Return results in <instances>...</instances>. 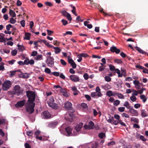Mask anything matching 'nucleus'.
<instances>
[{
    "label": "nucleus",
    "mask_w": 148,
    "mask_h": 148,
    "mask_svg": "<svg viewBox=\"0 0 148 148\" xmlns=\"http://www.w3.org/2000/svg\"><path fill=\"white\" fill-rule=\"evenodd\" d=\"M26 93L28 100L27 102L25 103V108L27 112L29 114H32L34 111V108L35 103L34 102L36 98V94L34 92L30 90L27 91Z\"/></svg>",
    "instance_id": "nucleus-1"
},
{
    "label": "nucleus",
    "mask_w": 148,
    "mask_h": 148,
    "mask_svg": "<svg viewBox=\"0 0 148 148\" xmlns=\"http://www.w3.org/2000/svg\"><path fill=\"white\" fill-rule=\"evenodd\" d=\"M13 91L11 92V94L14 95H16L18 96L22 93L23 91L21 89L20 86L18 85H16L13 87Z\"/></svg>",
    "instance_id": "nucleus-2"
},
{
    "label": "nucleus",
    "mask_w": 148,
    "mask_h": 148,
    "mask_svg": "<svg viewBox=\"0 0 148 148\" xmlns=\"http://www.w3.org/2000/svg\"><path fill=\"white\" fill-rule=\"evenodd\" d=\"M12 85V83L10 81H5L2 85V88L4 90H7L11 87Z\"/></svg>",
    "instance_id": "nucleus-3"
},
{
    "label": "nucleus",
    "mask_w": 148,
    "mask_h": 148,
    "mask_svg": "<svg viewBox=\"0 0 148 148\" xmlns=\"http://www.w3.org/2000/svg\"><path fill=\"white\" fill-rule=\"evenodd\" d=\"M54 58L52 57L47 56L46 62L47 66L50 67H52L54 65Z\"/></svg>",
    "instance_id": "nucleus-4"
},
{
    "label": "nucleus",
    "mask_w": 148,
    "mask_h": 148,
    "mask_svg": "<svg viewBox=\"0 0 148 148\" xmlns=\"http://www.w3.org/2000/svg\"><path fill=\"white\" fill-rule=\"evenodd\" d=\"M62 15L65 17H66L67 19L69 21L72 20V18L70 14L65 10L61 11Z\"/></svg>",
    "instance_id": "nucleus-5"
},
{
    "label": "nucleus",
    "mask_w": 148,
    "mask_h": 148,
    "mask_svg": "<svg viewBox=\"0 0 148 148\" xmlns=\"http://www.w3.org/2000/svg\"><path fill=\"white\" fill-rule=\"evenodd\" d=\"M43 118L44 119H47L51 117V115L48 111H45L42 113Z\"/></svg>",
    "instance_id": "nucleus-6"
},
{
    "label": "nucleus",
    "mask_w": 148,
    "mask_h": 148,
    "mask_svg": "<svg viewBox=\"0 0 148 148\" xmlns=\"http://www.w3.org/2000/svg\"><path fill=\"white\" fill-rule=\"evenodd\" d=\"M25 100L23 99L22 100L18 102L15 104L16 107H22L25 104Z\"/></svg>",
    "instance_id": "nucleus-7"
},
{
    "label": "nucleus",
    "mask_w": 148,
    "mask_h": 148,
    "mask_svg": "<svg viewBox=\"0 0 148 148\" xmlns=\"http://www.w3.org/2000/svg\"><path fill=\"white\" fill-rule=\"evenodd\" d=\"M64 107L67 110H71L72 108V104L70 102L67 101L64 103Z\"/></svg>",
    "instance_id": "nucleus-8"
},
{
    "label": "nucleus",
    "mask_w": 148,
    "mask_h": 148,
    "mask_svg": "<svg viewBox=\"0 0 148 148\" xmlns=\"http://www.w3.org/2000/svg\"><path fill=\"white\" fill-rule=\"evenodd\" d=\"M69 78L71 81L74 82H79V77L74 75H71L69 77Z\"/></svg>",
    "instance_id": "nucleus-9"
},
{
    "label": "nucleus",
    "mask_w": 148,
    "mask_h": 148,
    "mask_svg": "<svg viewBox=\"0 0 148 148\" xmlns=\"http://www.w3.org/2000/svg\"><path fill=\"white\" fill-rule=\"evenodd\" d=\"M110 51L113 53L115 52L116 54H118L120 52V50L119 49L114 46H113L110 48Z\"/></svg>",
    "instance_id": "nucleus-10"
},
{
    "label": "nucleus",
    "mask_w": 148,
    "mask_h": 148,
    "mask_svg": "<svg viewBox=\"0 0 148 148\" xmlns=\"http://www.w3.org/2000/svg\"><path fill=\"white\" fill-rule=\"evenodd\" d=\"M94 123L93 122L90 121L87 125H84V127L86 129H92L94 126Z\"/></svg>",
    "instance_id": "nucleus-11"
},
{
    "label": "nucleus",
    "mask_w": 148,
    "mask_h": 148,
    "mask_svg": "<svg viewBox=\"0 0 148 148\" xmlns=\"http://www.w3.org/2000/svg\"><path fill=\"white\" fill-rule=\"evenodd\" d=\"M49 106L52 108L57 109L58 108V106L56 103L53 102H47Z\"/></svg>",
    "instance_id": "nucleus-12"
},
{
    "label": "nucleus",
    "mask_w": 148,
    "mask_h": 148,
    "mask_svg": "<svg viewBox=\"0 0 148 148\" xmlns=\"http://www.w3.org/2000/svg\"><path fill=\"white\" fill-rule=\"evenodd\" d=\"M83 124L82 123H80L77 125L75 127V129L78 132L80 130L83 126Z\"/></svg>",
    "instance_id": "nucleus-13"
},
{
    "label": "nucleus",
    "mask_w": 148,
    "mask_h": 148,
    "mask_svg": "<svg viewBox=\"0 0 148 148\" xmlns=\"http://www.w3.org/2000/svg\"><path fill=\"white\" fill-rule=\"evenodd\" d=\"M68 114L69 116L72 118L73 116V112H72L71 113H66V114L64 116V119L65 120H67L68 121H69L71 122L72 121V119H71H71H68L66 117V116H67L68 115Z\"/></svg>",
    "instance_id": "nucleus-14"
},
{
    "label": "nucleus",
    "mask_w": 148,
    "mask_h": 148,
    "mask_svg": "<svg viewBox=\"0 0 148 148\" xmlns=\"http://www.w3.org/2000/svg\"><path fill=\"white\" fill-rule=\"evenodd\" d=\"M129 112L133 114L134 116H138V114L137 111L133 108H130L129 110Z\"/></svg>",
    "instance_id": "nucleus-15"
},
{
    "label": "nucleus",
    "mask_w": 148,
    "mask_h": 148,
    "mask_svg": "<svg viewBox=\"0 0 148 148\" xmlns=\"http://www.w3.org/2000/svg\"><path fill=\"white\" fill-rule=\"evenodd\" d=\"M66 132L67 133V136H69L72 134V128L71 127H68L65 128Z\"/></svg>",
    "instance_id": "nucleus-16"
},
{
    "label": "nucleus",
    "mask_w": 148,
    "mask_h": 148,
    "mask_svg": "<svg viewBox=\"0 0 148 148\" xmlns=\"http://www.w3.org/2000/svg\"><path fill=\"white\" fill-rule=\"evenodd\" d=\"M58 123L57 122H53L50 123L48 125V126L52 128H55L58 125Z\"/></svg>",
    "instance_id": "nucleus-17"
},
{
    "label": "nucleus",
    "mask_w": 148,
    "mask_h": 148,
    "mask_svg": "<svg viewBox=\"0 0 148 148\" xmlns=\"http://www.w3.org/2000/svg\"><path fill=\"white\" fill-rule=\"evenodd\" d=\"M69 63L71 64L73 69H75L76 67V64L72 58L69 60Z\"/></svg>",
    "instance_id": "nucleus-18"
},
{
    "label": "nucleus",
    "mask_w": 148,
    "mask_h": 148,
    "mask_svg": "<svg viewBox=\"0 0 148 148\" xmlns=\"http://www.w3.org/2000/svg\"><path fill=\"white\" fill-rule=\"evenodd\" d=\"M53 47L55 50V52L56 54H58L60 52L61 49L59 47Z\"/></svg>",
    "instance_id": "nucleus-19"
},
{
    "label": "nucleus",
    "mask_w": 148,
    "mask_h": 148,
    "mask_svg": "<svg viewBox=\"0 0 148 148\" xmlns=\"http://www.w3.org/2000/svg\"><path fill=\"white\" fill-rule=\"evenodd\" d=\"M147 112L145 110H142L141 111V115L143 117H146L147 116V114L146 113Z\"/></svg>",
    "instance_id": "nucleus-20"
},
{
    "label": "nucleus",
    "mask_w": 148,
    "mask_h": 148,
    "mask_svg": "<svg viewBox=\"0 0 148 148\" xmlns=\"http://www.w3.org/2000/svg\"><path fill=\"white\" fill-rule=\"evenodd\" d=\"M9 14L10 15L13 17H14L16 16V14L15 12L11 9H10V10Z\"/></svg>",
    "instance_id": "nucleus-21"
},
{
    "label": "nucleus",
    "mask_w": 148,
    "mask_h": 148,
    "mask_svg": "<svg viewBox=\"0 0 148 148\" xmlns=\"http://www.w3.org/2000/svg\"><path fill=\"white\" fill-rule=\"evenodd\" d=\"M17 47L19 51L22 52L25 49L23 45L18 44L17 45Z\"/></svg>",
    "instance_id": "nucleus-22"
},
{
    "label": "nucleus",
    "mask_w": 148,
    "mask_h": 148,
    "mask_svg": "<svg viewBox=\"0 0 148 148\" xmlns=\"http://www.w3.org/2000/svg\"><path fill=\"white\" fill-rule=\"evenodd\" d=\"M19 77H22L24 78H28L27 74V73H22L19 75Z\"/></svg>",
    "instance_id": "nucleus-23"
},
{
    "label": "nucleus",
    "mask_w": 148,
    "mask_h": 148,
    "mask_svg": "<svg viewBox=\"0 0 148 148\" xmlns=\"http://www.w3.org/2000/svg\"><path fill=\"white\" fill-rule=\"evenodd\" d=\"M140 99L143 100V101L144 103L146 101L147 99L146 96L144 95H140Z\"/></svg>",
    "instance_id": "nucleus-24"
},
{
    "label": "nucleus",
    "mask_w": 148,
    "mask_h": 148,
    "mask_svg": "<svg viewBox=\"0 0 148 148\" xmlns=\"http://www.w3.org/2000/svg\"><path fill=\"white\" fill-rule=\"evenodd\" d=\"M42 55L41 54L37 55L34 58V59L36 60H42Z\"/></svg>",
    "instance_id": "nucleus-25"
},
{
    "label": "nucleus",
    "mask_w": 148,
    "mask_h": 148,
    "mask_svg": "<svg viewBox=\"0 0 148 148\" xmlns=\"http://www.w3.org/2000/svg\"><path fill=\"white\" fill-rule=\"evenodd\" d=\"M130 121L136 123H138L139 122L138 119L135 117H132L130 119Z\"/></svg>",
    "instance_id": "nucleus-26"
},
{
    "label": "nucleus",
    "mask_w": 148,
    "mask_h": 148,
    "mask_svg": "<svg viewBox=\"0 0 148 148\" xmlns=\"http://www.w3.org/2000/svg\"><path fill=\"white\" fill-rule=\"evenodd\" d=\"M115 71L118 74V77H122V74L121 73L120 71L118 69H116Z\"/></svg>",
    "instance_id": "nucleus-27"
},
{
    "label": "nucleus",
    "mask_w": 148,
    "mask_h": 148,
    "mask_svg": "<svg viewBox=\"0 0 148 148\" xmlns=\"http://www.w3.org/2000/svg\"><path fill=\"white\" fill-rule=\"evenodd\" d=\"M123 106H125L128 109H130V107L129 103L128 101L125 102L123 104Z\"/></svg>",
    "instance_id": "nucleus-28"
},
{
    "label": "nucleus",
    "mask_w": 148,
    "mask_h": 148,
    "mask_svg": "<svg viewBox=\"0 0 148 148\" xmlns=\"http://www.w3.org/2000/svg\"><path fill=\"white\" fill-rule=\"evenodd\" d=\"M114 62L118 64H121L123 62L120 59H115L114 60Z\"/></svg>",
    "instance_id": "nucleus-29"
},
{
    "label": "nucleus",
    "mask_w": 148,
    "mask_h": 148,
    "mask_svg": "<svg viewBox=\"0 0 148 148\" xmlns=\"http://www.w3.org/2000/svg\"><path fill=\"white\" fill-rule=\"evenodd\" d=\"M106 95L110 97L113 95L112 92L110 90L108 91L106 93Z\"/></svg>",
    "instance_id": "nucleus-30"
},
{
    "label": "nucleus",
    "mask_w": 148,
    "mask_h": 148,
    "mask_svg": "<svg viewBox=\"0 0 148 148\" xmlns=\"http://www.w3.org/2000/svg\"><path fill=\"white\" fill-rule=\"evenodd\" d=\"M109 67H110V71H116V69H115V66L114 65L110 64L109 65Z\"/></svg>",
    "instance_id": "nucleus-31"
},
{
    "label": "nucleus",
    "mask_w": 148,
    "mask_h": 148,
    "mask_svg": "<svg viewBox=\"0 0 148 148\" xmlns=\"http://www.w3.org/2000/svg\"><path fill=\"white\" fill-rule=\"evenodd\" d=\"M30 35L31 34L29 33H26L25 34V38H25L27 40H29L30 38Z\"/></svg>",
    "instance_id": "nucleus-32"
},
{
    "label": "nucleus",
    "mask_w": 148,
    "mask_h": 148,
    "mask_svg": "<svg viewBox=\"0 0 148 148\" xmlns=\"http://www.w3.org/2000/svg\"><path fill=\"white\" fill-rule=\"evenodd\" d=\"M45 4L46 6L49 7H51L53 5V4L52 3L48 1L45 2Z\"/></svg>",
    "instance_id": "nucleus-33"
},
{
    "label": "nucleus",
    "mask_w": 148,
    "mask_h": 148,
    "mask_svg": "<svg viewBox=\"0 0 148 148\" xmlns=\"http://www.w3.org/2000/svg\"><path fill=\"white\" fill-rule=\"evenodd\" d=\"M104 78L106 82H110L111 81V78L109 76H105Z\"/></svg>",
    "instance_id": "nucleus-34"
},
{
    "label": "nucleus",
    "mask_w": 148,
    "mask_h": 148,
    "mask_svg": "<svg viewBox=\"0 0 148 148\" xmlns=\"http://www.w3.org/2000/svg\"><path fill=\"white\" fill-rule=\"evenodd\" d=\"M17 52V50L15 49L12 51L11 53L13 56H15L16 55Z\"/></svg>",
    "instance_id": "nucleus-35"
},
{
    "label": "nucleus",
    "mask_w": 148,
    "mask_h": 148,
    "mask_svg": "<svg viewBox=\"0 0 148 148\" xmlns=\"http://www.w3.org/2000/svg\"><path fill=\"white\" fill-rule=\"evenodd\" d=\"M78 56H80L81 57H83L84 58H86L88 56V55L86 53H81L80 54H79Z\"/></svg>",
    "instance_id": "nucleus-36"
},
{
    "label": "nucleus",
    "mask_w": 148,
    "mask_h": 148,
    "mask_svg": "<svg viewBox=\"0 0 148 148\" xmlns=\"http://www.w3.org/2000/svg\"><path fill=\"white\" fill-rule=\"evenodd\" d=\"M26 134L28 136H32L33 134V132L32 131H27Z\"/></svg>",
    "instance_id": "nucleus-37"
},
{
    "label": "nucleus",
    "mask_w": 148,
    "mask_h": 148,
    "mask_svg": "<svg viewBox=\"0 0 148 148\" xmlns=\"http://www.w3.org/2000/svg\"><path fill=\"white\" fill-rule=\"evenodd\" d=\"M114 120V119L113 117H110L109 119L107 120L108 122L110 123H112Z\"/></svg>",
    "instance_id": "nucleus-38"
},
{
    "label": "nucleus",
    "mask_w": 148,
    "mask_h": 148,
    "mask_svg": "<svg viewBox=\"0 0 148 148\" xmlns=\"http://www.w3.org/2000/svg\"><path fill=\"white\" fill-rule=\"evenodd\" d=\"M105 136V134L104 133L101 132L99 134V137L100 138H103V137Z\"/></svg>",
    "instance_id": "nucleus-39"
},
{
    "label": "nucleus",
    "mask_w": 148,
    "mask_h": 148,
    "mask_svg": "<svg viewBox=\"0 0 148 148\" xmlns=\"http://www.w3.org/2000/svg\"><path fill=\"white\" fill-rule=\"evenodd\" d=\"M132 91L134 92L132 94L133 96H137L138 95V91L134 90H133Z\"/></svg>",
    "instance_id": "nucleus-40"
},
{
    "label": "nucleus",
    "mask_w": 148,
    "mask_h": 148,
    "mask_svg": "<svg viewBox=\"0 0 148 148\" xmlns=\"http://www.w3.org/2000/svg\"><path fill=\"white\" fill-rule=\"evenodd\" d=\"M120 101L118 100H116L114 102L113 104L114 106H116L120 104Z\"/></svg>",
    "instance_id": "nucleus-41"
},
{
    "label": "nucleus",
    "mask_w": 148,
    "mask_h": 148,
    "mask_svg": "<svg viewBox=\"0 0 148 148\" xmlns=\"http://www.w3.org/2000/svg\"><path fill=\"white\" fill-rule=\"evenodd\" d=\"M47 34L49 36L51 35L53 33V31L49 29H47Z\"/></svg>",
    "instance_id": "nucleus-42"
},
{
    "label": "nucleus",
    "mask_w": 148,
    "mask_h": 148,
    "mask_svg": "<svg viewBox=\"0 0 148 148\" xmlns=\"http://www.w3.org/2000/svg\"><path fill=\"white\" fill-rule=\"evenodd\" d=\"M5 120L3 119H0V126L3 124H5Z\"/></svg>",
    "instance_id": "nucleus-43"
},
{
    "label": "nucleus",
    "mask_w": 148,
    "mask_h": 148,
    "mask_svg": "<svg viewBox=\"0 0 148 148\" xmlns=\"http://www.w3.org/2000/svg\"><path fill=\"white\" fill-rule=\"evenodd\" d=\"M16 21V20L14 19L11 18L10 19V22L11 23L14 24L15 23Z\"/></svg>",
    "instance_id": "nucleus-44"
},
{
    "label": "nucleus",
    "mask_w": 148,
    "mask_h": 148,
    "mask_svg": "<svg viewBox=\"0 0 148 148\" xmlns=\"http://www.w3.org/2000/svg\"><path fill=\"white\" fill-rule=\"evenodd\" d=\"M81 106L84 109H87L88 108L87 104L84 103H82L81 104Z\"/></svg>",
    "instance_id": "nucleus-45"
},
{
    "label": "nucleus",
    "mask_w": 148,
    "mask_h": 148,
    "mask_svg": "<svg viewBox=\"0 0 148 148\" xmlns=\"http://www.w3.org/2000/svg\"><path fill=\"white\" fill-rule=\"evenodd\" d=\"M130 99L132 101H135L136 100V98L135 96H132L130 97Z\"/></svg>",
    "instance_id": "nucleus-46"
},
{
    "label": "nucleus",
    "mask_w": 148,
    "mask_h": 148,
    "mask_svg": "<svg viewBox=\"0 0 148 148\" xmlns=\"http://www.w3.org/2000/svg\"><path fill=\"white\" fill-rule=\"evenodd\" d=\"M125 108L124 107H120L118 108L119 111L121 112H122L125 111Z\"/></svg>",
    "instance_id": "nucleus-47"
},
{
    "label": "nucleus",
    "mask_w": 148,
    "mask_h": 148,
    "mask_svg": "<svg viewBox=\"0 0 148 148\" xmlns=\"http://www.w3.org/2000/svg\"><path fill=\"white\" fill-rule=\"evenodd\" d=\"M45 73L49 74L51 73L50 69L48 68H46L45 69Z\"/></svg>",
    "instance_id": "nucleus-48"
},
{
    "label": "nucleus",
    "mask_w": 148,
    "mask_h": 148,
    "mask_svg": "<svg viewBox=\"0 0 148 148\" xmlns=\"http://www.w3.org/2000/svg\"><path fill=\"white\" fill-rule=\"evenodd\" d=\"M140 138L142 140L145 141L147 140V139L145 138V137L143 135H140Z\"/></svg>",
    "instance_id": "nucleus-49"
},
{
    "label": "nucleus",
    "mask_w": 148,
    "mask_h": 148,
    "mask_svg": "<svg viewBox=\"0 0 148 148\" xmlns=\"http://www.w3.org/2000/svg\"><path fill=\"white\" fill-rule=\"evenodd\" d=\"M61 22L64 25H66L68 23L67 21L64 19H63L61 20Z\"/></svg>",
    "instance_id": "nucleus-50"
},
{
    "label": "nucleus",
    "mask_w": 148,
    "mask_h": 148,
    "mask_svg": "<svg viewBox=\"0 0 148 148\" xmlns=\"http://www.w3.org/2000/svg\"><path fill=\"white\" fill-rule=\"evenodd\" d=\"M60 62L62 65L64 66L66 65V63L64 60L61 59L60 60Z\"/></svg>",
    "instance_id": "nucleus-51"
},
{
    "label": "nucleus",
    "mask_w": 148,
    "mask_h": 148,
    "mask_svg": "<svg viewBox=\"0 0 148 148\" xmlns=\"http://www.w3.org/2000/svg\"><path fill=\"white\" fill-rule=\"evenodd\" d=\"M133 83L136 86H137L140 84V83L138 81L135 80L133 81Z\"/></svg>",
    "instance_id": "nucleus-52"
},
{
    "label": "nucleus",
    "mask_w": 148,
    "mask_h": 148,
    "mask_svg": "<svg viewBox=\"0 0 148 148\" xmlns=\"http://www.w3.org/2000/svg\"><path fill=\"white\" fill-rule=\"evenodd\" d=\"M117 96L120 99H124V96L121 93H118Z\"/></svg>",
    "instance_id": "nucleus-53"
},
{
    "label": "nucleus",
    "mask_w": 148,
    "mask_h": 148,
    "mask_svg": "<svg viewBox=\"0 0 148 148\" xmlns=\"http://www.w3.org/2000/svg\"><path fill=\"white\" fill-rule=\"evenodd\" d=\"M115 144V142L114 141H112L110 142H109L108 144V146H111Z\"/></svg>",
    "instance_id": "nucleus-54"
},
{
    "label": "nucleus",
    "mask_w": 148,
    "mask_h": 148,
    "mask_svg": "<svg viewBox=\"0 0 148 148\" xmlns=\"http://www.w3.org/2000/svg\"><path fill=\"white\" fill-rule=\"evenodd\" d=\"M83 77L86 80H87L89 78V76L87 73H84L83 75Z\"/></svg>",
    "instance_id": "nucleus-55"
},
{
    "label": "nucleus",
    "mask_w": 148,
    "mask_h": 148,
    "mask_svg": "<svg viewBox=\"0 0 148 148\" xmlns=\"http://www.w3.org/2000/svg\"><path fill=\"white\" fill-rule=\"evenodd\" d=\"M142 69L143 70V72L144 73L148 74V70L144 67H143Z\"/></svg>",
    "instance_id": "nucleus-56"
},
{
    "label": "nucleus",
    "mask_w": 148,
    "mask_h": 148,
    "mask_svg": "<svg viewBox=\"0 0 148 148\" xmlns=\"http://www.w3.org/2000/svg\"><path fill=\"white\" fill-rule=\"evenodd\" d=\"M85 97L87 101H90L91 100V98L89 95H85Z\"/></svg>",
    "instance_id": "nucleus-57"
},
{
    "label": "nucleus",
    "mask_w": 148,
    "mask_h": 148,
    "mask_svg": "<svg viewBox=\"0 0 148 148\" xmlns=\"http://www.w3.org/2000/svg\"><path fill=\"white\" fill-rule=\"evenodd\" d=\"M12 26L11 25L9 24L6 26V29L7 30L9 31L10 30V28H12Z\"/></svg>",
    "instance_id": "nucleus-58"
},
{
    "label": "nucleus",
    "mask_w": 148,
    "mask_h": 148,
    "mask_svg": "<svg viewBox=\"0 0 148 148\" xmlns=\"http://www.w3.org/2000/svg\"><path fill=\"white\" fill-rule=\"evenodd\" d=\"M25 21L24 20H22L20 22V24L23 27H24L25 26Z\"/></svg>",
    "instance_id": "nucleus-59"
},
{
    "label": "nucleus",
    "mask_w": 148,
    "mask_h": 148,
    "mask_svg": "<svg viewBox=\"0 0 148 148\" xmlns=\"http://www.w3.org/2000/svg\"><path fill=\"white\" fill-rule=\"evenodd\" d=\"M29 59L28 58H27L24 60V65H28L29 64Z\"/></svg>",
    "instance_id": "nucleus-60"
},
{
    "label": "nucleus",
    "mask_w": 148,
    "mask_h": 148,
    "mask_svg": "<svg viewBox=\"0 0 148 148\" xmlns=\"http://www.w3.org/2000/svg\"><path fill=\"white\" fill-rule=\"evenodd\" d=\"M52 74L56 76H58L60 75L59 73L57 72H52Z\"/></svg>",
    "instance_id": "nucleus-61"
},
{
    "label": "nucleus",
    "mask_w": 148,
    "mask_h": 148,
    "mask_svg": "<svg viewBox=\"0 0 148 148\" xmlns=\"http://www.w3.org/2000/svg\"><path fill=\"white\" fill-rule=\"evenodd\" d=\"M16 71H10V76L11 77H12L14 75H15V74L16 73Z\"/></svg>",
    "instance_id": "nucleus-62"
},
{
    "label": "nucleus",
    "mask_w": 148,
    "mask_h": 148,
    "mask_svg": "<svg viewBox=\"0 0 148 148\" xmlns=\"http://www.w3.org/2000/svg\"><path fill=\"white\" fill-rule=\"evenodd\" d=\"M37 53H38L37 51H33L31 55L32 56H36L37 55Z\"/></svg>",
    "instance_id": "nucleus-63"
},
{
    "label": "nucleus",
    "mask_w": 148,
    "mask_h": 148,
    "mask_svg": "<svg viewBox=\"0 0 148 148\" xmlns=\"http://www.w3.org/2000/svg\"><path fill=\"white\" fill-rule=\"evenodd\" d=\"M98 144L96 143H93L92 144V148H97Z\"/></svg>",
    "instance_id": "nucleus-64"
}]
</instances>
